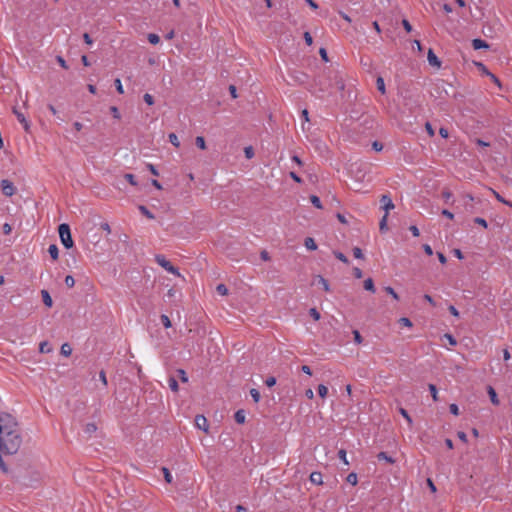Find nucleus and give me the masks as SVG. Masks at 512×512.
Listing matches in <instances>:
<instances>
[{
  "mask_svg": "<svg viewBox=\"0 0 512 512\" xmlns=\"http://www.w3.org/2000/svg\"><path fill=\"white\" fill-rule=\"evenodd\" d=\"M441 196L445 202H448L452 197V193L449 190H443Z\"/></svg>",
  "mask_w": 512,
  "mask_h": 512,
  "instance_id": "3c124183",
  "label": "nucleus"
},
{
  "mask_svg": "<svg viewBox=\"0 0 512 512\" xmlns=\"http://www.w3.org/2000/svg\"><path fill=\"white\" fill-rule=\"evenodd\" d=\"M399 323L400 325L402 326H405V327H412V322L409 318H406V317H402L399 319Z\"/></svg>",
  "mask_w": 512,
  "mask_h": 512,
  "instance_id": "c03bdc74",
  "label": "nucleus"
},
{
  "mask_svg": "<svg viewBox=\"0 0 512 512\" xmlns=\"http://www.w3.org/2000/svg\"><path fill=\"white\" fill-rule=\"evenodd\" d=\"M110 112H111V114L113 115V117L115 119L119 120L121 118V114L119 112V109L116 106H111L110 107Z\"/></svg>",
  "mask_w": 512,
  "mask_h": 512,
  "instance_id": "a19ab883",
  "label": "nucleus"
},
{
  "mask_svg": "<svg viewBox=\"0 0 512 512\" xmlns=\"http://www.w3.org/2000/svg\"><path fill=\"white\" fill-rule=\"evenodd\" d=\"M475 65L478 67V69L485 75H487V72H489V70L487 69V67L481 63V62H475Z\"/></svg>",
  "mask_w": 512,
  "mask_h": 512,
  "instance_id": "6e6d98bb",
  "label": "nucleus"
},
{
  "mask_svg": "<svg viewBox=\"0 0 512 512\" xmlns=\"http://www.w3.org/2000/svg\"><path fill=\"white\" fill-rule=\"evenodd\" d=\"M474 222L484 228H487L488 224H487V221L484 219V218H481V217H476L474 219Z\"/></svg>",
  "mask_w": 512,
  "mask_h": 512,
  "instance_id": "09e8293b",
  "label": "nucleus"
},
{
  "mask_svg": "<svg viewBox=\"0 0 512 512\" xmlns=\"http://www.w3.org/2000/svg\"><path fill=\"white\" fill-rule=\"evenodd\" d=\"M22 445V435L16 419L0 414V455H13Z\"/></svg>",
  "mask_w": 512,
  "mask_h": 512,
  "instance_id": "f257e3e1",
  "label": "nucleus"
},
{
  "mask_svg": "<svg viewBox=\"0 0 512 512\" xmlns=\"http://www.w3.org/2000/svg\"><path fill=\"white\" fill-rule=\"evenodd\" d=\"M353 255L357 259H362L363 258L362 250L359 247L353 248Z\"/></svg>",
  "mask_w": 512,
  "mask_h": 512,
  "instance_id": "864d4df0",
  "label": "nucleus"
},
{
  "mask_svg": "<svg viewBox=\"0 0 512 512\" xmlns=\"http://www.w3.org/2000/svg\"><path fill=\"white\" fill-rule=\"evenodd\" d=\"M427 59L431 66H434L437 68H439L441 66L440 60L438 59V57L436 56V54L433 52L432 49H429L428 54H427Z\"/></svg>",
  "mask_w": 512,
  "mask_h": 512,
  "instance_id": "0eeeda50",
  "label": "nucleus"
},
{
  "mask_svg": "<svg viewBox=\"0 0 512 512\" xmlns=\"http://www.w3.org/2000/svg\"><path fill=\"white\" fill-rule=\"evenodd\" d=\"M399 412L406 419L408 425L412 426L413 421H412V418L410 417V415L408 414L407 410H405L404 408H400Z\"/></svg>",
  "mask_w": 512,
  "mask_h": 512,
  "instance_id": "cd10ccee",
  "label": "nucleus"
},
{
  "mask_svg": "<svg viewBox=\"0 0 512 512\" xmlns=\"http://www.w3.org/2000/svg\"><path fill=\"white\" fill-rule=\"evenodd\" d=\"M138 209H139V211H140L144 216H146L148 219H154V218H155L154 214H153V213H151V212L147 209V207H146V206H144V205H140V206L138 207Z\"/></svg>",
  "mask_w": 512,
  "mask_h": 512,
  "instance_id": "a211bd4d",
  "label": "nucleus"
},
{
  "mask_svg": "<svg viewBox=\"0 0 512 512\" xmlns=\"http://www.w3.org/2000/svg\"><path fill=\"white\" fill-rule=\"evenodd\" d=\"M472 47L475 49V50H479V49H482V48H488L489 45L486 41L482 40V39H474L472 41Z\"/></svg>",
  "mask_w": 512,
  "mask_h": 512,
  "instance_id": "1a4fd4ad",
  "label": "nucleus"
},
{
  "mask_svg": "<svg viewBox=\"0 0 512 512\" xmlns=\"http://www.w3.org/2000/svg\"><path fill=\"white\" fill-rule=\"evenodd\" d=\"M168 385H169V388L173 391V392H177L178 391V382L177 380L174 378V377H170L168 379Z\"/></svg>",
  "mask_w": 512,
  "mask_h": 512,
  "instance_id": "412c9836",
  "label": "nucleus"
},
{
  "mask_svg": "<svg viewBox=\"0 0 512 512\" xmlns=\"http://www.w3.org/2000/svg\"><path fill=\"white\" fill-rule=\"evenodd\" d=\"M234 418H235V421L238 423V424H243L246 420V415H245V412L243 410H238L235 415H234Z\"/></svg>",
  "mask_w": 512,
  "mask_h": 512,
  "instance_id": "ddd939ff",
  "label": "nucleus"
},
{
  "mask_svg": "<svg viewBox=\"0 0 512 512\" xmlns=\"http://www.w3.org/2000/svg\"><path fill=\"white\" fill-rule=\"evenodd\" d=\"M216 291L222 296L228 294V288L224 284H218L216 287Z\"/></svg>",
  "mask_w": 512,
  "mask_h": 512,
  "instance_id": "f704fd0d",
  "label": "nucleus"
},
{
  "mask_svg": "<svg viewBox=\"0 0 512 512\" xmlns=\"http://www.w3.org/2000/svg\"><path fill=\"white\" fill-rule=\"evenodd\" d=\"M309 315L315 320L318 321L320 319V313L317 311L316 308H311L309 310Z\"/></svg>",
  "mask_w": 512,
  "mask_h": 512,
  "instance_id": "ea45409f",
  "label": "nucleus"
},
{
  "mask_svg": "<svg viewBox=\"0 0 512 512\" xmlns=\"http://www.w3.org/2000/svg\"><path fill=\"white\" fill-rule=\"evenodd\" d=\"M244 152H245L246 158H248V159H251L254 156V150L251 146L246 147L244 149Z\"/></svg>",
  "mask_w": 512,
  "mask_h": 512,
  "instance_id": "603ef678",
  "label": "nucleus"
},
{
  "mask_svg": "<svg viewBox=\"0 0 512 512\" xmlns=\"http://www.w3.org/2000/svg\"><path fill=\"white\" fill-rule=\"evenodd\" d=\"M48 253L49 255L51 256V258L53 260H57L58 257H59V250H58V247L57 245L55 244H51L49 247H48Z\"/></svg>",
  "mask_w": 512,
  "mask_h": 512,
  "instance_id": "9b49d317",
  "label": "nucleus"
},
{
  "mask_svg": "<svg viewBox=\"0 0 512 512\" xmlns=\"http://www.w3.org/2000/svg\"><path fill=\"white\" fill-rule=\"evenodd\" d=\"M425 129H426L427 133L429 134V136H431V137L434 136V134H435L434 129L429 122H427L425 124Z\"/></svg>",
  "mask_w": 512,
  "mask_h": 512,
  "instance_id": "e2e57ef3",
  "label": "nucleus"
},
{
  "mask_svg": "<svg viewBox=\"0 0 512 512\" xmlns=\"http://www.w3.org/2000/svg\"><path fill=\"white\" fill-rule=\"evenodd\" d=\"M250 395H251L252 399L254 400V402L257 403L260 401L261 396H260V392L257 389L252 388L250 390Z\"/></svg>",
  "mask_w": 512,
  "mask_h": 512,
  "instance_id": "72a5a7b5",
  "label": "nucleus"
},
{
  "mask_svg": "<svg viewBox=\"0 0 512 512\" xmlns=\"http://www.w3.org/2000/svg\"><path fill=\"white\" fill-rule=\"evenodd\" d=\"M67 287L72 288L75 285V280L71 275H67L64 280Z\"/></svg>",
  "mask_w": 512,
  "mask_h": 512,
  "instance_id": "58836bf2",
  "label": "nucleus"
},
{
  "mask_svg": "<svg viewBox=\"0 0 512 512\" xmlns=\"http://www.w3.org/2000/svg\"><path fill=\"white\" fill-rule=\"evenodd\" d=\"M124 177L131 185H137V182L135 181V177L133 174L127 173Z\"/></svg>",
  "mask_w": 512,
  "mask_h": 512,
  "instance_id": "5fc2aeb1",
  "label": "nucleus"
},
{
  "mask_svg": "<svg viewBox=\"0 0 512 512\" xmlns=\"http://www.w3.org/2000/svg\"><path fill=\"white\" fill-rule=\"evenodd\" d=\"M376 86H377V89L382 93L384 94L385 93V83H384V79L382 77H378L377 80H376Z\"/></svg>",
  "mask_w": 512,
  "mask_h": 512,
  "instance_id": "b1692460",
  "label": "nucleus"
},
{
  "mask_svg": "<svg viewBox=\"0 0 512 512\" xmlns=\"http://www.w3.org/2000/svg\"><path fill=\"white\" fill-rule=\"evenodd\" d=\"M310 481L313 484L321 485L323 483L322 474L320 472H312L310 474Z\"/></svg>",
  "mask_w": 512,
  "mask_h": 512,
  "instance_id": "9d476101",
  "label": "nucleus"
},
{
  "mask_svg": "<svg viewBox=\"0 0 512 512\" xmlns=\"http://www.w3.org/2000/svg\"><path fill=\"white\" fill-rule=\"evenodd\" d=\"M169 141H170V143H171L173 146H175V147H177V148L180 146V141H179V139H178L177 135H176V134H174V133H170V134H169Z\"/></svg>",
  "mask_w": 512,
  "mask_h": 512,
  "instance_id": "bb28decb",
  "label": "nucleus"
},
{
  "mask_svg": "<svg viewBox=\"0 0 512 512\" xmlns=\"http://www.w3.org/2000/svg\"><path fill=\"white\" fill-rule=\"evenodd\" d=\"M364 288H365V290L370 291L372 293L375 292L374 282H373V280L371 278H367L364 281Z\"/></svg>",
  "mask_w": 512,
  "mask_h": 512,
  "instance_id": "f3484780",
  "label": "nucleus"
},
{
  "mask_svg": "<svg viewBox=\"0 0 512 512\" xmlns=\"http://www.w3.org/2000/svg\"><path fill=\"white\" fill-rule=\"evenodd\" d=\"M155 261L157 264H159L162 268H164L167 272L174 274L176 276H180V272L178 268L174 267L170 261H168L165 256L158 254L155 256Z\"/></svg>",
  "mask_w": 512,
  "mask_h": 512,
  "instance_id": "7ed1b4c3",
  "label": "nucleus"
},
{
  "mask_svg": "<svg viewBox=\"0 0 512 512\" xmlns=\"http://www.w3.org/2000/svg\"><path fill=\"white\" fill-rule=\"evenodd\" d=\"M378 460H384L388 463H394V459L390 457L386 452H380L377 455Z\"/></svg>",
  "mask_w": 512,
  "mask_h": 512,
  "instance_id": "4be33fe9",
  "label": "nucleus"
},
{
  "mask_svg": "<svg viewBox=\"0 0 512 512\" xmlns=\"http://www.w3.org/2000/svg\"><path fill=\"white\" fill-rule=\"evenodd\" d=\"M99 379H100V381L103 383V385H104V386H107L106 373H105L103 370H101V371L99 372Z\"/></svg>",
  "mask_w": 512,
  "mask_h": 512,
  "instance_id": "69168bd1",
  "label": "nucleus"
},
{
  "mask_svg": "<svg viewBox=\"0 0 512 512\" xmlns=\"http://www.w3.org/2000/svg\"><path fill=\"white\" fill-rule=\"evenodd\" d=\"M148 41L151 44L156 45L160 42V37L157 34L150 33V34H148Z\"/></svg>",
  "mask_w": 512,
  "mask_h": 512,
  "instance_id": "c85d7f7f",
  "label": "nucleus"
},
{
  "mask_svg": "<svg viewBox=\"0 0 512 512\" xmlns=\"http://www.w3.org/2000/svg\"><path fill=\"white\" fill-rule=\"evenodd\" d=\"M387 219H388V214L385 213L384 216L382 217V219L380 220V223H379V229L380 231L383 233V232H386L387 231Z\"/></svg>",
  "mask_w": 512,
  "mask_h": 512,
  "instance_id": "6ab92c4d",
  "label": "nucleus"
},
{
  "mask_svg": "<svg viewBox=\"0 0 512 512\" xmlns=\"http://www.w3.org/2000/svg\"><path fill=\"white\" fill-rule=\"evenodd\" d=\"M84 430H85V433L91 435L96 432L97 426L94 423H88V424H86Z\"/></svg>",
  "mask_w": 512,
  "mask_h": 512,
  "instance_id": "a878e982",
  "label": "nucleus"
},
{
  "mask_svg": "<svg viewBox=\"0 0 512 512\" xmlns=\"http://www.w3.org/2000/svg\"><path fill=\"white\" fill-rule=\"evenodd\" d=\"M14 113H15L18 121L20 123L24 124L25 129H27L28 128V122L26 121L25 116L23 115V113H21V112H19L17 110H14Z\"/></svg>",
  "mask_w": 512,
  "mask_h": 512,
  "instance_id": "5701e85b",
  "label": "nucleus"
},
{
  "mask_svg": "<svg viewBox=\"0 0 512 512\" xmlns=\"http://www.w3.org/2000/svg\"><path fill=\"white\" fill-rule=\"evenodd\" d=\"M162 471H163L164 478H165L166 482L171 483L172 482V475H171L169 469L163 467Z\"/></svg>",
  "mask_w": 512,
  "mask_h": 512,
  "instance_id": "a18cd8bd",
  "label": "nucleus"
},
{
  "mask_svg": "<svg viewBox=\"0 0 512 512\" xmlns=\"http://www.w3.org/2000/svg\"><path fill=\"white\" fill-rule=\"evenodd\" d=\"M304 245H305V247H306L308 250H316V249H317V245H316V243H315L314 239H313V238H311V237H307V238L305 239Z\"/></svg>",
  "mask_w": 512,
  "mask_h": 512,
  "instance_id": "dca6fc26",
  "label": "nucleus"
},
{
  "mask_svg": "<svg viewBox=\"0 0 512 512\" xmlns=\"http://www.w3.org/2000/svg\"><path fill=\"white\" fill-rule=\"evenodd\" d=\"M384 289H385V291H386L388 294H390V295H391L395 300H399V296H398V294L395 292V290H394L392 287L387 286V287H385Z\"/></svg>",
  "mask_w": 512,
  "mask_h": 512,
  "instance_id": "49530a36",
  "label": "nucleus"
},
{
  "mask_svg": "<svg viewBox=\"0 0 512 512\" xmlns=\"http://www.w3.org/2000/svg\"><path fill=\"white\" fill-rule=\"evenodd\" d=\"M265 384L268 386V387H272L276 384V378L275 377H268L266 380H265Z\"/></svg>",
  "mask_w": 512,
  "mask_h": 512,
  "instance_id": "bf43d9fd",
  "label": "nucleus"
},
{
  "mask_svg": "<svg viewBox=\"0 0 512 512\" xmlns=\"http://www.w3.org/2000/svg\"><path fill=\"white\" fill-rule=\"evenodd\" d=\"M301 119L303 120V122H309V112L307 109L302 110Z\"/></svg>",
  "mask_w": 512,
  "mask_h": 512,
  "instance_id": "338daca9",
  "label": "nucleus"
},
{
  "mask_svg": "<svg viewBox=\"0 0 512 512\" xmlns=\"http://www.w3.org/2000/svg\"><path fill=\"white\" fill-rule=\"evenodd\" d=\"M177 374H178V377L180 378V380L183 383L188 382V376H187L186 372L183 369H178L177 370Z\"/></svg>",
  "mask_w": 512,
  "mask_h": 512,
  "instance_id": "4c0bfd02",
  "label": "nucleus"
},
{
  "mask_svg": "<svg viewBox=\"0 0 512 512\" xmlns=\"http://www.w3.org/2000/svg\"><path fill=\"white\" fill-rule=\"evenodd\" d=\"M402 25L404 27V29L407 31V32H411L412 31V26L410 24V22L406 19H403L402 20Z\"/></svg>",
  "mask_w": 512,
  "mask_h": 512,
  "instance_id": "052dcab7",
  "label": "nucleus"
},
{
  "mask_svg": "<svg viewBox=\"0 0 512 512\" xmlns=\"http://www.w3.org/2000/svg\"><path fill=\"white\" fill-rule=\"evenodd\" d=\"M304 39H305L306 44L309 46L313 43L312 36L310 35L309 32L304 33Z\"/></svg>",
  "mask_w": 512,
  "mask_h": 512,
  "instance_id": "774afa93",
  "label": "nucleus"
},
{
  "mask_svg": "<svg viewBox=\"0 0 512 512\" xmlns=\"http://www.w3.org/2000/svg\"><path fill=\"white\" fill-rule=\"evenodd\" d=\"M41 296H42L43 303L49 308L52 307L53 301H52V298H51L49 292L47 290H42Z\"/></svg>",
  "mask_w": 512,
  "mask_h": 512,
  "instance_id": "6e6552de",
  "label": "nucleus"
},
{
  "mask_svg": "<svg viewBox=\"0 0 512 512\" xmlns=\"http://www.w3.org/2000/svg\"><path fill=\"white\" fill-rule=\"evenodd\" d=\"M317 390L320 397L325 398L327 396L328 388L325 385L320 384Z\"/></svg>",
  "mask_w": 512,
  "mask_h": 512,
  "instance_id": "c756f323",
  "label": "nucleus"
},
{
  "mask_svg": "<svg viewBox=\"0 0 512 512\" xmlns=\"http://www.w3.org/2000/svg\"><path fill=\"white\" fill-rule=\"evenodd\" d=\"M195 425L197 426V428H199L205 432H208L207 419L203 415H197L195 417Z\"/></svg>",
  "mask_w": 512,
  "mask_h": 512,
  "instance_id": "423d86ee",
  "label": "nucleus"
},
{
  "mask_svg": "<svg viewBox=\"0 0 512 512\" xmlns=\"http://www.w3.org/2000/svg\"><path fill=\"white\" fill-rule=\"evenodd\" d=\"M338 456H339L340 460H342L345 465L349 464V462L347 460L346 451L344 449L339 450Z\"/></svg>",
  "mask_w": 512,
  "mask_h": 512,
  "instance_id": "79ce46f5",
  "label": "nucleus"
},
{
  "mask_svg": "<svg viewBox=\"0 0 512 512\" xmlns=\"http://www.w3.org/2000/svg\"><path fill=\"white\" fill-rule=\"evenodd\" d=\"M353 335H354V340L357 344H360L362 343V336L360 335L359 331L357 330H354L353 331Z\"/></svg>",
  "mask_w": 512,
  "mask_h": 512,
  "instance_id": "0e129e2a",
  "label": "nucleus"
},
{
  "mask_svg": "<svg viewBox=\"0 0 512 512\" xmlns=\"http://www.w3.org/2000/svg\"><path fill=\"white\" fill-rule=\"evenodd\" d=\"M442 338L446 339L451 346H456L457 345L456 339L453 337V335H451L449 333L444 334Z\"/></svg>",
  "mask_w": 512,
  "mask_h": 512,
  "instance_id": "c9c22d12",
  "label": "nucleus"
},
{
  "mask_svg": "<svg viewBox=\"0 0 512 512\" xmlns=\"http://www.w3.org/2000/svg\"><path fill=\"white\" fill-rule=\"evenodd\" d=\"M487 391H488V394L490 396L491 402L494 405H498L499 404V400H498V397H497V394H496V391L494 390V388L492 386H488Z\"/></svg>",
  "mask_w": 512,
  "mask_h": 512,
  "instance_id": "f8f14e48",
  "label": "nucleus"
},
{
  "mask_svg": "<svg viewBox=\"0 0 512 512\" xmlns=\"http://www.w3.org/2000/svg\"><path fill=\"white\" fill-rule=\"evenodd\" d=\"M490 191L492 192V194L495 196V198H496L499 202H501V203H503V204H505V205H507V206H509V207H511V208H512V203H511L510 201H508V200L504 199V198H503V197H502V196H501L497 191H495L494 189H490Z\"/></svg>",
  "mask_w": 512,
  "mask_h": 512,
  "instance_id": "2eb2a0df",
  "label": "nucleus"
},
{
  "mask_svg": "<svg viewBox=\"0 0 512 512\" xmlns=\"http://www.w3.org/2000/svg\"><path fill=\"white\" fill-rule=\"evenodd\" d=\"M1 190H2V193L5 195V196H12L16 193V187L14 186V184L7 180V179H4L1 181Z\"/></svg>",
  "mask_w": 512,
  "mask_h": 512,
  "instance_id": "20e7f679",
  "label": "nucleus"
},
{
  "mask_svg": "<svg viewBox=\"0 0 512 512\" xmlns=\"http://www.w3.org/2000/svg\"><path fill=\"white\" fill-rule=\"evenodd\" d=\"M58 231H59L60 240H61V243L63 244V246L67 249L72 248L74 245V242L71 237L69 225L66 223L60 224Z\"/></svg>",
  "mask_w": 512,
  "mask_h": 512,
  "instance_id": "f03ea898",
  "label": "nucleus"
},
{
  "mask_svg": "<svg viewBox=\"0 0 512 512\" xmlns=\"http://www.w3.org/2000/svg\"><path fill=\"white\" fill-rule=\"evenodd\" d=\"M428 388H429V391L431 392L433 400L438 401V392H437L436 386L434 384H429Z\"/></svg>",
  "mask_w": 512,
  "mask_h": 512,
  "instance_id": "2f4dec72",
  "label": "nucleus"
},
{
  "mask_svg": "<svg viewBox=\"0 0 512 512\" xmlns=\"http://www.w3.org/2000/svg\"><path fill=\"white\" fill-rule=\"evenodd\" d=\"M56 60H57V62L59 63V65L61 67H63L64 69L68 68V65H67V63H66V61H65V59L63 57L57 56Z\"/></svg>",
  "mask_w": 512,
  "mask_h": 512,
  "instance_id": "680f3d73",
  "label": "nucleus"
},
{
  "mask_svg": "<svg viewBox=\"0 0 512 512\" xmlns=\"http://www.w3.org/2000/svg\"><path fill=\"white\" fill-rule=\"evenodd\" d=\"M347 482L350 483L351 485H356L357 482H358V478H357V474L352 472L350 474H348L347 476Z\"/></svg>",
  "mask_w": 512,
  "mask_h": 512,
  "instance_id": "7c9ffc66",
  "label": "nucleus"
},
{
  "mask_svg": "<svg viewBox=\"0 0 512 512\" xmlns=\"http://www.w3.org/2000/svg\"><path fill=\"white\" fill-rule=\"evenodd\" d=\"M114 84H115L117 92L120 93V94H123L124 93V89H123L121 80L119 78L115 79Z\"/></svg>",
  "mask_w": 512,
  "mask_h": 512,
  "instance_id": "de8ad7c7",
  "label": "nucleus"
},
{
  "mask_svg": "<svg viewBox=\"0 0 512 512\" xmlns=\"http://www.w3.org/2000/svg\"><path fill=\"white\" fill-rule=\"evenodd\" d=\"M449 410H450V412H451L453 415H455V416L459 415V408H458V406H457L456 404H454V403H453V404H450V406H449Z\"/></svg>",
  "mask_w": 512,
  "mask_h": 512,
  "instance_id": "4d7b16f0",
  "label": "nucleus"
},
{
  "mask_svg": "<svg viewBox=\"0 0 512 512\" xmlns=\"http://www.w3.org/2000/svg\"><path fill=\"white\" fill-rule=\"evenodd\" d=\"M196 146L202 150L206 149L205 139L202 136H197L195 139Z\"/></svg>",
  "mask_w": 512,
  "mask_h": 512,
  "instance_id": "393cba45",
  "label": "nucleus"
},
{
  "mask_svg": "<svg viewBox=\"0 0 512 512\" xmlns=\"http://www.w3.org/2000/svg\"><path fill=\"white\" fill-rule=\"evenodd\" d=\"M160 319H161V323L163 324V326L165 328H170L171 327L172 324H171V321H170V319H169V317L167 315H165V314L161 315Z\"/></svg>",
  "mask_w": 512,
  "mask_h": 512,
  "instance_id": "e433bc0d",
  "label": "nucleus"
},
{
  "mask_svg": "<svg viewBox=\"0 0 512 512\" xmlns=\"http://www.w3.org/2000/svg\"><path fill=\"white\" fill-rule=\"evenodd\" d=\"M381 208L385 210V213H389L390 210L394 209V203L392 199L388 195H382L381 199Z\"/></svg>",
  "mask_w": 512,
  "mask_h": 512,
  "instance_id": "39448f33",
  "label": "nucleus"
},
{
  "mask_svg": "<svg viewBox=\"0 0 512 512\" xmlns=\"http://www.w3.org/2000/svg\"><path fill=\"white\" fill-rule=\"evenodd\" d=\"M71 353H72L71 346L68 343H64L61 346V354L68 357L71 355Z\"/></svg>",
  "mask_w": 512,
  "mask_h": 512,
  "instance_id": "aec40b11",
  "label": "nucleus"
},
{
  "mask_svg": "<svg viewBox=\"0 0 512 512\" xmlns=\"http://www.w3.org/2000/svg\"><path fill=\"white\" fill-rule=\"evenodd\" d=\"M353 275H354V276H355V278H357V279L362 278V276H363L362 270H361L360 268H358V267H354V268H353Z\"/></svg>",
  "mask_w": 512,
  "mask_h": 512,
  "instance_id": "13d9d810",
  "label": "nucleus"
},
{
  "mask_svg": "<svg viewBox=\"0 0 512 512\" xmlns=\"http://www.w3.org/2000/svg\"><path fill=\"white\" fill-rule=\"evenodd\" d=\"M143 99H144L145 103L148 104L149 106H152L154 104V98L149 93L144 94Z\"/></svg>",
  "mask_w": 512,
  "mask_h": 512,
  "instance_id": "37998d69",
  "label": "nucleus"
},
{
  "mask_svg": "<svg viewBox=\"0 0 512 512\" xmlns=\"http://www.w3.org/2000/svg\"><path fill=\"white\" fill-rule=\"evenodd\" d=\"M310 201L311 203L318 209H321L322 208V205H321V201H320V198L316 195H312L310 197Z\"/></svg>",
  "mask_w": 512,
  "mask_h": 512,
  "instance_id": "473e14b6",
  "label": "nucleus"
},
{
  "mask_svg": "<svg viewBox=\"0 0 512 512\" xmlns=\"http://www.w3.org/2000/svg\"><path fill=\"white\" fill-rule=\"evenodd\" d=\"M335 257L343 263H348V258L341 252H335Z\"/></svg>",
  "mask_w": 512,
  "mask_h": 512,
  "instance_id": "8fccbe9b",
  "label": "nucleus"
},
{
  "mask_svg": "<svg viewBox=\"0 0 512 512\" xmlns=\"http://www.w3.org/2000/svg\"><path fill=\"white\" fill-rule=\"evenodd\" d=\"M317 282H318V284H320L322 286V288H323V290L325 292H329L330 291V285H329L328 281L324 277H322L320 275L317 276Z\"/></svg>",
  "mask_w": 512,
  "mask_h": 512,
  "instance_id": "4468645a",
  "label": "nucleus"
}]
</instances>
